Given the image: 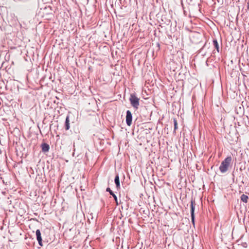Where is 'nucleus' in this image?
<instances>
[{
	"instance_id": "f257e3e1",
	"label": "nucleus",
	"mask_w": 249,
	"mask_h": 249,
	"mask_svg": "<svg viewBox=\"0 0 249 249\" xmlns=\"http://www.w3.org/2000/svg\"><path fill=\"white\" fill-rule=\"evenodd\" d=\"M231 160V157L229 156L222 161L219 167V170L222 173H225L228 171Z\"/></svg>"
},
{
	"instance_id": "f03ea898",
	"label": "nucleus",
	"mask_w": 249,
	"mask_h": 249,
	"mask_svg": "<svg viewBox=\"0 0 249 249\" xmlns=\"http://www.w3.org/2000/svg\"><path fill=\"white\" fill-rule=\"evenodd\" d=\"M139 98H138L135 94H131L129 101L132 106L137 109L139 106Z\"/></svg>"
},
{
	"instance_id": "7ed1b4c3",
	"label": "nucleus",
	"mask_w": 249,
	"mask_h": 249,
	"mask_svg": "<svg viewBox=\"0 0 249 249\" xmlns=\"http://www.w3.org/2000/svg\"><path fill=\"white\" fill-rule=\"evenodd\" d=\"M132 115L130 110L126 111V123L128 125L130 126L132 124Z\"/></svg>"
},
{
	"instance_id": "20e7f679",
	"label": "nucleus",
	"mask_w": 249,
	"mask_h": 249,
	"mask_svg": "<svg viewBox=\"0 0 249 249\" xmlns=\"http://www.w3.org/2000/svg\"><path fill=\"white\" fill-rule=\"evenodd\" d=\"M194 200H191V216L192 223L195 224V206L194 205Z\"/></svg>"
},
{
	"instance_id": "39448f33",
	"label": "nucleus",
	"mask_w": 249,
	"mask_h": 249,
	"mask_svg": "<svg viewBox=\"0 0 249 249\" xmlns=\"http://www.w3.org/2000/svg\"><path fill=\"white\" fill-rule=\"evenodd\" d=\"M36 239L38 242V244L40 246H43L42 242V237H41V232L39 230H37L36 231Z\"/></svg>"
},
{
	"instance_id": "423d86ee",
	"label": "nucleus",
	"mask_w": 249,
	"mask_h": 249,
	"mask_svg": "<svg viewBox=\"0 0 249 249\" xmlns=\"http://www.w3.org/2000/svg\"><path fill=\"white\" fill-rule=\"evenodd\" d=\"M41 147L42 152L44 153L48 152L50 149V145L47 143H42Z\"/></svg>"
},
{
	"instance_id": "0eeeda50",
	"label": "nucleus",
	"mask_w": 249,
	"mask_h": 249,
	"mask_svg": "<svg viewBox=\"0 0 249 249\" xmlns=\"http://www.w3.org/2000/svg\"><path fill=\"white\" fill-rule=\"evenodd\" d=\"M65 128L66 130H69L70 128V118H69V115H67L66 118L65 123Z\"/></svg>"
},
{
	"instance_id": "6e6552de",
	"label": "nucleus",
	"mask_w": 249,
	"mask_h": 249,
	"mask_svg": "<svg viewBox=\"0 0 249 249\" xmlns=\"http://www.w3.org/2000/svg\"><path fill=\"white\" fill-rule=\"evenodd\" d=\"M114 182L116 185L117 188L119 187L120 186V184L119 177L118 175H117L116 176L115 179H114Z\"/></svg>"
},
{
	"instance_id": "1a4fd4ad",
	"label": "nucleus",
	"mask_w": 249,
	"mask_h": 249,
	"mask_svg": "<svg viewBox=\"0 0 249 249\" xmlns=\"http://www.w3.org/2000/svg\"><path fill=\"white\" fill-rule=\"evenodd\" d=\"M213 45L214 47L216 49L217 52H219V47L216 39L213 40Z\"/></svg>"
},
{
	"instance_id": "9d476101",
	"label": "nucleus",
	"mask_w": 249,
	"mask_h": 249,
	"mask_svg": "<svg viewBox=\"0 0 249 249\" xmlns=\"http://www.w3.org/2000/svg\"><path fill=\"white\" fill-rule=\"evenodd\" d=\"M240 198H241V200L243 202H244L246 203L248 202L249 197L247 196H246L244 194H243L241 196Z\"/></svg>"
},
{
	"instance_id": "9b49d317",
	"label": "nucleus",
	"mask_w": 249,
	"mask_h": 249,
	"mask_svg": "<svg viewBox=\"0 0 249 249\" xmlns=\"http://www.w3.org/2000/svg\"><path fill=\"white\" fill-rule=\"evenodd\" d=\"M110 195H111L114 197V200L116 203V204L118 205L119 204V202L118 201V199L116 196L113 193V192L110 189Z\"/></svg>"
},
{
	"instance_id": "f8f14e48",
	"label": "nucleus",
	"mask_w": 249,
	"mask_h": 249,
	"mask_svg": "<svg viewBox=\"0 0 249 249\" xmlns=\"http://www.w3.org/2000/svg\"><path fill=\"white\" fill-rule=\"evenodd\" d=\"M174 132L178 128V123L176 119H174Z\"/></svg>"
},
{
	"instance_id": "ddd939ff",
	"label": "nucleus",
	"mask_w": 249,
	"mask_h": 249,
	"mask_svg": "<svg viewBox=\"0 0 249 249\" xmlns=\"http://www.w3.org/2000/svg\"><path fill=\"white\" fill-rule=\"evenodd\" d=\"M107 113L106 112H104L103 114V117H107Z\"/></svg>"
},
{
	"instance_id": "4468645a",
	"label": "nucleus",
	"mask_w": 249,
	"mask_h": 249,
	"mask_svg": "<svg viewBox=\"0 0 249 249\" xmlns=\"http://www.w3.org/2000/svg\"><path fill=\"white\" fill-rule=\"evenodd\" d=\"M109 186H108L107 188L106 191L107 192H109Z\"/></svg>"
},
{
	"instance_id": "2eb2a0df",
	"label": "nucleus",
	"mask_w": 249,
	"mask_h": 249,
	"mask_svg": "<svg viewBox=\"0 0 249 249\" xmlns=\"http://www.w3.org/2000/svg\"><path fill=\"white\" fill-rule=\"evenodd\" d=\"M247 4H248V9H249V1H248Z\"/></svg>"
},
{
	"instance_id": "dca6fc26",
	"label": "nucleus",
	"mask_w": 249,
	"mask_h": 249,
	"mask_svg": "<svg viewBox=\"0 0 249 249\" xmlns=\"http://www.w3.org/2000/svg\"><path fill=\"white\" fill-rule=\"evenodd\" d=\"M4 64H5V63H1V67H3V65H4Z\"/></svg>"
},
{
	"instance_id": "f3484780",
	"label": "nucleus",
	"mask_w": 249,
	"mask_h": 249,
	"mask_svg": "<svg viewBox=\"0 0 249 249\" xmlns=\"http://www.w3.org/2000/svg\"><path fill=\"white\" fill-rule=\"evenodd\" d=\"M49 64V63H47V67H48Z\"/></svg>"
},
{
	"instance_id": "a211bd4d",
	"label": "nucleus",
	"mask_w": 249,
	"mask_h": 249,
	"mask_svg": "<svg viewBox=\"0 0 249 249\" xmlns=\"http://www.w3.org/2000/svg\"><path fill=\"white\" fill-rule=\"evenodd\" d=\"M112 227L110 228V231H111Z\"/></svg>"
}]
</instances>
